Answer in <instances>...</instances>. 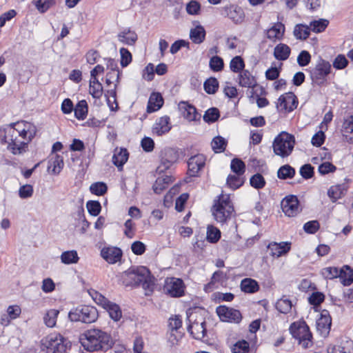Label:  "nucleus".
<instances>
[{"instance_id": "1", "label": "nucleus", "mask_w": 353, "mask_h": 353, "mask_svg": "<svg viewBox=\"0 0 353 353\" xmlns=\"http://www.w3.org/2000/svg\"><path fill=\"white\" fill-rule=\"evenodd\" d=\"M80 342L85 350L107 351L112 347L114 341L110 334L99 329H90L80 336Z\"/></svg>"}, {"instance_id": "2", "label": "nucleus", "mask_w": 353, "mask_h": 353, "mask_svg": "<svg viewBox=\"0 0 353 353\" xmlns=\"http://www.w3.org/2000/svg\"><path fill=\"white\" fill-rule=\"evenodd\" d=\"M156 279L144 266L131 267L124 272L123 283L126 286H139L149 292L154 291Z\"/></svg>"}, {"instance_id": "3", "label": "nucleus", "mask_w": 353, "mask_h": 353, "mask_svg": "<svg viewBox=\"0 0 353 353\" xmlns=\"http://www.w3.org/2000/svg\"><path fill=\"white\" fill-rule=\"evenodd\" d=\"M211 212L214 219L217 223L221 225L226 223L228 220L231 219L235 212L230 196L223 194L219 195L217 198L214 200Z\"/></svg>"}, {"instance_id": "4", "label": "nucleus", "mask_w": 353, "mask_h": 353, "mask_svg": "<svg viewBox=\"0 0 353 353\" xmlns=\"http://www.w3.org/2000/svg\"><path fill=\"white\" fill-rule=\"evenodd\" d=\"M292 337L298 340L299 344L305 349L312 345V334L305 321H296L292 323L289 328Z\"/></svg>"}, {"instance_id": "5", "label": "nucleus", "mask_w": 353, "mask_h": 353, "mask_svg": "<svg viewBox=\"0 0 353 353\" xmlns=\"http://www.w3.org/2000/svg\"><path fill=\"white\" fill-rule=\"evenodd\" d=\"M294 145V137L286 132H282L274 139V152L281 157H286L292 153Z\"/></svg>"}, {"instance_id": "6", "label": "nucleus", "mask_w": 353, "mask_h": 353, "mask_svg": "<svg viewBox=\"0 0 353 353\" xmlns=\"http://www.w3.org/2000/svg\"><path fill=\"white\" fill-rule=\"evenodd\" d=\"M307 71L312 84L323 86L327 83V76L331 72V65L327 61L320 58L315 66L310 67Z\"/></svg>"}, {"instance_id": "7", "label": "nucleus", "mask_w": 353, "mask_h": 353, "mask_svg": "<svg viewBox=\"0 0 353 353\" xmlns=\"http://www.w3.org/2000/svg\"><path fill=\"white\" fill-rule=\"evenodd\" d=\"M46 353H67L70 343L59 334H50L42 343Z\"/></svg>"}, {"instance_id": "8", "label": "nucleus", "mask_w": 353, "mask_h": 353, "mask_svg": "<svg viewBox=\"0 0 353 353\" xmlns=\"http://www.w3.org/2000/svg\"><path fill=\"white\" fill-rule=\"evenodd\" d=\"M68 318L71 321L91 323L97 319L98 311L93 306L83 305L70 310L68 313Z\"/></svg>"}, {"instance_id": "9", "label": "nucleus", "mask_w": 353, "mask_h": 353, "mask_svg": "<svg viewBox=\"0 0 353 353\" xmlns=\"http://www.w3.org/2000/svg\"><path fill=\"white\" fill-rule=\"evenodd\" d=\"M159 157L160 163L157 168L156 172L158 174H161L169 170L177 162L179 158V153L176 149L167 147L161 150Z\"/></svg>"}, {"instance_id": "10", "label": "nucleus", "mask_w": 353, "mask_h": 353, "mask_svg": "<svg viewBox=\"0 0 353 353\" xmlns=\"http://www.w3.org/2000/svg\"><path fill=\"white\" fill-rule=\"evenodd\" d=\"M19 123H11L7 126L6 135L8 136V141L6 143L8 144V148L11 150L14 154H21L24 151V148L27 143L21 142L18 144L16 140L19 133V129L15 128L14 126L19 125Z\"/></svg>"}, {"instance_id": "11", "label": "nucleus", "mask_w": 353, "mask_h": 353, "mask_svg": "<svg viewBox=\"0 0 353 353\" xmlns=\"http://www.w3.org/2000/svg\"><path fill=\"white\" fill-rule=\"evenodd\" d=\"M216 312L223 322L239 323L242 320V314L239 310L226 305H219L216 308Z\"/></svg>"}, {"instance_id": "12", "label": "nucleus", "mask_w": 353, "mask_h": 353, "mask_svg": "<svg viewBox=\"0 0 353 353\" xmlns=\"http://www.w3.org/2000/svg\"><path fill=\"white\" fill-rule=\"evenodd\" d=\"M185 288L182 279L172 277L165 280L163 290L171 297H181L184 295Z\"/></svg>"}, {"instance_id": "13", "label": "nucleus", "mask_w": 353, "mask_h": 353, "mask_svg": "<svg viewBox=\"0 0 353 353\" xmlns=\"http://www.w3.org/2000/svg\"><path fill=\"white\" fill-rule=\"evenodd\" d=\"M281 206L284 214L289 217L296 216L301 212L299 201L295 195L286 196L281 201Z\"/></svg>"}, {"instance_id": "14", "label": "nucleus", "mask_w": 353, "mask_h": 353, "mask_svg": "<svg viewBox=\"0 0 353 353\" xmlns=\"http://www.w3.org/2000/svg\"><path fill=\"white\" fill-rule=\"evenodd\" d=\"M299 101L296 96L292 92H286L281 95L276 103V108L279 106L288 112L296 108Z\"/></svg>"}, {"instance_id": "15", "label": "nucleus", "mask_w": 353, "mask_h": 353, "mask_svg": "<svg viewBox=\"0 0 353 353\" xmlns=\"http://www.w3.org/2000/svg\"><path fill=\"white\" fill-rule=\"evenodd\" d=\"M332 325V318L327 310H323L320 317L316 320V329L320 334L326 336L330 333Z\"/></svg>"}, {"instance_id": "16", "label": "nucleus", "mask_w": 353, "mask_h": 353, "mask_svg": "<svg viewBox=\"0 0 353 353\" xmlns=\"http://www.w3.org/2000/svg\"><path fill=\"white\" fill-rule=\"evenodd\" d=\"M205 165V157L202 154L191 157L188 161V174L190 176H196L198 172Z\"/></svg>"}, {"instance_id": "17", "label": "nucleus", "mask_w": 353, "mask_h": 353, "mask_svg": "<svg viewBox=\"0 0 353 353\" xmlns=\"http://www.w3.org/2000/svg\"><path fill=\"white\" fill-rule=\"evenodd\" d=\"M179 108L183 112V117L190 121H199L201 114L198 113L196 108L187 101H181Z\"/></svg>"}, {"instance_id": "18", "label": "nucleus", "mask_w": 353, "mask_h": 353, "mask_svg": "<svg viewBox=\"0 0 353 353\" xmlns=\"http://www.w3.org/2000/svg\"><path fill=\"white\" fill-rule=\"evenodd\" d=\"M101 255L108 263L114 264L121 260L122 251L115 247L103 248L101 251Z\"/></svg>"}, {"instance_id": "19", "label": "nucleus", "mask_w": 353, "mask_h": 353, "mask_svg": "<svg viewBox=\"0 0 353 353\" xmlns=\"http://www.w3.org/2000/svg\"><path fill=\"white\" fill-rule=\"evenodd\" d=\"M188 331L194 339L201 340L205 337L207 332L206 322L205 321L201 323L194 321L188 326Z\"/></svg>"}, {"instance_id": "20", "label": "nucleus", "mask_w": 353, "mask_h": 353, "mask_svg": "<svg viewBox=\"0 0 353 353\" xmlns=\"http://www.w3.org/2000/svg\"><path fill=\"white\" fill-rule=\"evenodd\" d=\"M170 130V117L168 116H164L160 117L156 121L152 128V132L158 136H161L168 132Z\"/></svg>"}, {"instance_id": "21", "label": "nucleus", "mask_w": 353, "mask_h": 353, "mask_svg": "<svg viewBox=\"0 0 353 353\" xmlns=\"http://www.w3.org/2000/svg\"><path fill=\"white\" fill-rule=\"evenodd\" d=\"M164 100L159 92H152L149 98L147 112L151 113L159 110L163 105Z\"/></svg>"}, {"instance_id": "22", "label": "nucleus", "mask_w": 353, "mask_h": 353, "mask_svg": "<svg viewBox=\"0 0 353 353\" xmlns=\"http://www.w3.org/2000/svg\"><path fill=\"white\" fill-rule=\"evenodd\" d=\"M239 84L241 87L254 88L257 85V81L248 70H244L239 75Z\"/></svg>"}, {"instance_id": "23", "label": "nucleus", "mask_w": 353, "mask_h": 353, "mask_svg": "<svg viewBox=\"0 0 353 353\" xmlns=\"http://www.w3.org/2000/svg\"><path fill=\"white\" fill-rule=\"evenodd\" d=\"M129 152L127 149L115 150L112 157V163L118 168L119 170H121L123 165L127 162Z\"/></svg>"}, {"instance_id": "24", "label": "nucleus", "mask_w": 353, "mask_h": 353, "mask_svg": "<svg viewBox=\"0 0 353 353\" xmlns=\"http://www.w3.org/2000/svg\"><path fill=\"white\" fill-rule=\"evenodd\" d=\"M117 37L120 42L128 46L134 45L138 39L136 32L130 28L124 29L118 34Z\"/></svg>"}, {"instance_id": "25", "label": "nucleus", "mask_w": 353, "mask_h": 353, "mask_svg": "<svg viewBox=\"0 0 353 353\" xmlns=\"http://www.w3.org/2000/svg\"><path fill=\"white\" fill-rule=\"evenodd\" d=\"M284 32L285 26L281 22H277L268 30L267 38L270 40H281L284 35Z\"/></svg>"}, {"instance_id": "26", "label": "nucleus", "mask_w": 353, "mask_h": 353, "mask_svg": "<svg viewBox=\"0 0 353 353\" xmlns=\"http://www.w3.org/2000/svg\"><path fill=\"white\" fill-rule=\"evenodd\" d=\"M291 53L290 48L285 43H279L274 49V56L279 61L287 60Z\"/></svg>"}, {"instance_id": "27", "label": "nucleus", "mask_w": 353, "mask_h": 353, "mask_svg": "<svg viewBox=\"0 0 353 353\" xmlns=\"http://www.w3.org/2000/svg\"><path fill=\"white\" fill-rule=\"evenodd\" d=\"M242 292L249 294H253L259 290V285L258 283L250 278L243 279L240 285Z\"/></svg>"}, {"instance_id": "28", "label": "nucleus", "mask_w": 353, "mask_h": 353, "mask_svg": "<svg viewBox=\"0 0 353 353\" xmlns=\"http://www.w3.org/2000/svg\"><path fill=\"white\" fill-rule=\"evenodd\" d=\"M205 34L204 28L199 25L190 30V37L193 43L200 44L205 40Z\"/></svg>"}, {"instance_id": "29", "label": "nucleus", "mask_w": 353, "mask_h": 353, "mask_svg": "<svg viewBox=\"0 0 353 353\" xmlns=\"http://www.w3.org/2000/svg\"><path fill=\"white\" fill-rule=\"evenodd\" d=\"M63 157L56 154L49 160L48 170H50L52 168V174H59L63 169Z\"/></svg>"}, {"instance_id": "30", "label": "nucleus", "mask_w": 353, "mask_h": 353, "mask_svg": "<svg viewBox=\"0 0 353 353\" xmlns=\"http://www.w3.org/2000/svg\"><path fill=\"white\" fill-rule=\"evenodd\" d=\"M345 191L346 189L343 184L332 185L328 189L327 195L332 202L335 203L345 194Z\"/></svg>"}, {"instance_id": "31", "label": "nucleus", "mask_w": 353, "mask_h": 353, "mask_svg": "<svg viewBox=\"0 0 353 353\" xmlns=\"http://www.w3.org/2000/svg\"><path fill=\"white\" fill-rule=\"evenodd\" d=\"M339 278L344 286L350 285L353 282V270L348 265H344L340 269Z\"/></svg>"}, {"instance_id": "32", "label": "nucleus", "mask_w": 353, "mask_h": 353, "mask_svg": "<svg viewBox=\"0 0 353 353\" xmlns=\"http://www.w3.org/2000/svg\"><path fill=\"white\" fill-rule=\"evenodd\" d=\"M103 89L102 84L97 78L90 79L89 92L94 99H100L103 94Z\"/></svg>"}, {"instance_id": "33", "label": "nucleus", "mask_w": 353, "mask_h": 353, "mask_svg": "<svg viewBox=\"0 0 353 353\" xmlns=\"http://www.w3.org/2000/svg\"><path fill=\"white\" fill-rule=\"evenodd\" d=\"M88 106L85 100H81L77 103L74 108V116L78 120H83L88 114Z\"/></svg>"}, {"instance_id": "34", "label": "nucleus", "mask_w": 353, "mask_h": 353, "mask_svg": "<svg viewBox=\"0 0 353 353\" xmlns=\"http://www.w3.org/2000/svg\"><path fill=\"white\" fill-rule=\"evenodd\" d=\"M296 171L291 165L286 164L279 168L277 171V176L280 179L285 180L292 179L295 175Z\"/></svg>"}, {"instance_id": "35", "label": "nucleus", "mask_w": 353, "mask_h": 353, "mask_svg": "<svg viewBox=\"0 0 353 353\" xmlns=\"http://www.w3.org/2000/svg\"><path fill=\"white\" fill-rule=\"evenodd\" d=\"M59 311L55 309H51L46 312L43 316V322L48 327H53L56 325L57 319Z\"/></svg>"}, {"instance_id": "36", "label": "nucleus", "mask_w": 353, "mask_h": 353, "mask_svg": "<svg viewBox=\"0 0 353 353\" xmlns=\"http://www.w3.org/2000/svg\"><path fill=\"white\" fill-rule=\"evenodd\" d=\"M105 309L108 312L110 317L114 321H118L122 316L121 307L115 303L110 302Z\"/></svg>"}, {"instance_id": "37", "label": "nucleus", "mask_w": 353, "mask_h": 353, "mask_svg": "<svg viewBox=\"0 0 353 353\" xmlns=\"http://www.w3.org/2000/svg\"><path fill=\"white\" fill-rule=\"evenodd\" d=\"M219 87L218 80L215 77L207 79L203 83V88L206 93L209 94H215Z\"/></svg>"}, {"instance_id": "38", "label": "nucleus", "mask_w": 353, "mask_h": 353, "mask_svg": "<svg viewBox=\"0 0 353 353\" xmlns=\"http://www.w3.org/2000/svg\"><path fill=\"white\" fill-rule=\"evenodd\" d=\"M228 141L221 136L215 137L211 143L212 150L215 153H220L225 151Z\"/></svg>"}, {"instance_id": "39", "label": "nucleus", "mask_w": 353, "mask_h": 353, "mask_svg": "<svg viewBox=\"0 0 353 353\" xmlns=\"http://www.w3.org/2000/svg\"><path fill=\"white\" fill-rule=\"evenodd\" d=\"M79 257L76 250L65 251L61 255V261L64 264L78 263Z\"/></svg>"}, {"instance_id": "40", "label": "nucleus", "mask_w": 353, "mask_h": 353, "mask_svg": "<svg viewBox=\"0 0 353 353\" xmlns=\"http://www.w3.org/2000/svg\"><path fill=\"white\" fill-rule=\"evenodd\" d=\"M292 307V302L290 299L283 296L276 303V310L283 314H288L290 312Z\"/></svg>"}, {"instance_id": "41", "label": "nucleus", "mask_w": 353, "mask_h": 353, "mask_svg": "<svg viewBox=\"0 0 353 353\" xmlns=\"http://www.w3.org/2000/svg\"><path fill=\"white\" fill-rule=\"evenodd\" d=\"M310 34V29L303 24H298L294 29V35L297 39L305 40Z\"/></svg>"}, {"instance_id": "42", "label": "nucleus", "mask_w": 353, "mask_h": 353, "mask_svg": "<svg viewBox=\"0 0 353 353\" xmlns=\"http://www.w3.org/2000/svg\"><path fill=\"white\" fill-rule=\"evenodd\" d=\"M231 170L238 176L243 175L245 172V163L239 158H234L231 161Z\"/></svg>"}, {"instance_id": "43", "label": "nucleus", "mask_w": 353, "mask_h": 353, "mask_svg": "<svg viewBox=\"0 0 353 353\" xmlns=\"http://www.w3.org/2000/svg\"><path fill=\"white\" fill-rule=\"evenodd\" d=\"M220 117V112L216 108H210L207 110L203 115V120L208 123H212L216 121Z\"/></svg>"}, {"instance_id": "44", "label": "nucleus", "mask_w": 353, "mask_h": 353, "mask_svg": "<svg viewBox=\"0 0 353 353\" xmlns=\"http://www.w3.org/2000/svg\"><path fill=\"white\" fill-rule=\"evenodd\" d=\"M221 238L220 230L213 225H208L207 228L206 239L208 242L215 243L219 241Z\"/></svg>"}, {"instance_id": "45", "label": "nucleus", "mask_w": 353, "mask_h": 353, "mask_svg": "<svg viewBox=\"0 0 353 353\" xmlns=\"http://www.w3.org/2000/svg\"><path fill=\"white\" fill-rule=\"evenodd\" d=\"M244 68L245 62L241 57L236 56L230 61V68L233 72H241L244 70Z\"/></svg>"}, {"instance_id": "46", "label": "nucleus", "mask_w": 353, "mask_h": 353, "mask_svg": "<svg viewBox=\"0 0 353 353\" xmlns=\"http://www.w3.org/2000/svg\"><path fill=\"white\" fill-rule=\"evenodd\" d=\"M231 351L232 353H248L250 351V344L244 339L238 341L232 345Z\"/></svg>"}, {"instance_id": "47", "label": "nucleus", "mask_w": 353, "mask_h": 353, "mask_svg": "<svg viewBox=\"0 0 353 353\" xmlns=\"http://www.w3.org/2000/svg\"><path fill=\"white\" fill-rule=\"evenodd\" d=\"M209 66L213 72H220L224 68L223 60L221 57L213 56L210 59Z\"/></svg>"}, {"instance_id": "48", "label": "nucleus", "mask_w": 353, "mask_h": 353, "mask_svg": "<svg viewBox=\"0 0 353 353\" xmlns=\"http://www.w3.org/2000/svg\"><path fill=\"white\" fill-rule=\"evenodd\" d=\"M227 185L232 190H236L242 186L244 183L243 179H241L238 175H228L227 178Z\"/></svg>"}, {"instance_id": "49", "label": "nucleus", "mask_w": 353, "mask_h": 353, "mask_svg": "<svg viewBox=\"0 0 353 353\" xmlns=\"http://www.w3.org/2000/svg\"><path fill=\"white\" fill-rule=\"evenodd\" d=\"M250 183L252 187L255 189H262L265 185V180L263 175L259 173H256L251 176L250 179Z\"/></svg>"}, {"instance_id": "50", "label": "nucleus", "mask_w": 353, "mask_h": 353, "mask_svg": "<svg viewBox=\"0 0 353 353\" xmlns=\"http://www.w3.org/2000/svg\"><path fill=\"white\" fill-rule=\"evenodd\" d=\"M90 190L92 194L95 195L102 196L106 193L108 190V186L103 182H96L90 185Z\"/></svg>"}, {"instance_id": "51", "label": "nucleus", "mask_w": 353, "mask_h": 353, "mask_svg": "<svg viewBox=\"0 0 353 353\" xmlns=\"http://www.w3.org/2000/svg\"><path fill=\"white\" fill-rule=\"evenodd\" d=\"M90 294L91 295L94 302L97 305H101L104 309L111 302L106 297H105L103 295H102L97 291L93 290L92 292H90Z\"/></svg>"}, {"instance_id": "52", "label": "nucleus", "mask_w": 353, "mask_h": 353, "mask_svg": "<svg viewBox=\"0 0 353 353\" xmlns=\"http://www.w3.org/2000/svg\"><path fill=\"white\" fill-rule=\"evenodd\" d=\"M328 24L329 21L327 19L315 20L310 23V30L314 32H321L325 30Z\"/></svg>"}, {"instance_id": "53", "label": "nucleus", "mask_w": 353, "mask_h": 353, "mask_svg": "<svg viewBox=\"0 0 353 353\" xmlns=\"http://www.w3.org/2000/svg\"><path fill=\"white\" fill-rule=\"evenodd\" d=\"M86 208L89 214L93 216H98L101 210V203L98 201H88Z\"/></svg>"}, {"instance_id": "54", "label": "nucleus", "mask_w": 353, "mask_h": 353, "mask_svg": "<svg viewBox=\"0 0 353 353\" xmlns=\"http://www.w3.org/2000/svg\"><path fill=\"white\" fill-rule=\"evenodd\" d=\"M340 269L336 267H327L322 270L323 276L327 279H333L339 277Z\"/></svg>"}, {"instance_id": "55", "label": "nucleus", "mask_w": 353, "mask_h": 353, "mask_svg": "<svg viewBox=\"0 0 353 353\" xmlns=\"http://www.w3.org/2000/svg\"><path fill=\"white\" fill-rule=\"evenodd\" d=\"M336 170V167L329 161L321 163L318 168V171L321 175H325Z\"/></svg>"}, {"instance_id": "56", "label": "nucleus", "mask_w": 353, "mask_h": 353, "mask_svg": "<svg viewBox=\"0 0 353 353\" xmlns=\"http://www.w3.org/2000/svg\"><path fill=\"white\" fill-rule=\"evenodd\" d=\"M121 65L123 68L128 66L132 61V54L130 51L125 48L120 49Z\"/></svg>"}, {"instance_id": "57", "label": "nucleus", "mask_w": 353, "mask_h": 353, "mask_svg": "<svg viewBox=\"0 0 353 353\" xmlns=\"http://www.w3.org/2000/svg\"><path fill=\"white\" fill-rule=\"evenodd\" d=\"M320 228L318 221H310L303 225V230L307 234H315Z\"/></svg>"}, {"instance_id": "58", "label": "nucleus", "mask_w": 353, "mask_h": 353, "mask_svg": "<svg viewBox=\"0 0 353 353\" xmlns=\"http://www.w3.org/2000/svg\"><path fill=\"white\" fill-rule=\"evenodd\" d=\"M54 3V0H36L35 6L39 12L43 13L46 12Z\"/></svg>"}, {"instance_id": "59", "label": "nucleus", "mask_w": 353, "mask_h": 353, "mask_svg": "<svg viewBox=\"0 0 353 353\" xmlns=\"http://www.w3.org/2000/svg\"><path fill=\"white\" fill-rule=\"evenodd\" d=\"M325 300V295L322 292H313L308 298V301L310 305L318 306Z\"/></svg>"}, {"instance_id": "60", "label": "nucleus", "mask_w": 353, "mask_h": 353, "mask_svg": "<svg viewBox=\"0 0 353 353\" xmlns=\"http://www.w3.org/2000/svg\"><path fill=\"white\" fill-rule=\"evenodd\" d=\"M311 61V55L307 50H302L298 57L297 63L301 67L307 65Z\"/></svg>"}, {"instance_id": "61", "label": "nucleus", "mask_w": 353, "mask_h": 353, "mask_svg": "<svg viewBox=\"0 0 353 353\" xmlns=\"http://www.w3.org/2000/svg\"><path fill=\"white\" fill-rule=\"evenodd\" d=\"M348 60L343 54H339L333 61V67L336 70H342L348 65Z\"/></svg>"}, {"instance_id": "62", "label": "nucleus", "mask_w": 353, "mask_h": 353, "mask_svg": "<svg viewBox=\"0 0 353 353\" xmlns=\"http://www.w3.org/2000/svg\"><path fill=\"white\" fill-rule=\"evenodd\" d=\"M201 10L200 3L194 0L190 1L186 6V11L189 14L196 15L199 14Z\"/></svg>"}, {"instance_id": "63", "label": "nucleus", "mask_w": 353, "mask_h": 353, "mask_svg": "<svg viewBox=\"0 0 353 353\" xmlns=\"http://www.w3.org/2000/svg\"><path fill=\"white\" fill-rule=\"evenodd\" d=\"M314 167L310 164H305L300 168V174L305 179H311L314 176Z\"/></svg>"}, {"instance_id": "64", "label": "nucleus", "mask_w": 353, "mask_h": 353, "mask_svg": "<svg viewBox=\"0 0 353 353\" xmlns=\"http://www.w3.org/2000/svg\"><path fill=\"white\" fill-rule=\"evenodd\" d=\"M343 132L346 137L348 134H352L350 139H353V116H350L347 119L345 120L343 125Z\"/></svg>"}]
</instances>
